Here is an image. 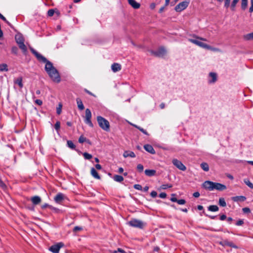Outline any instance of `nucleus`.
<instances>
[{
    "label": "nucleus",
    "instance_id": "obj_1",
    "mask_svg": "<svg viewBox=\"0 0 253 253\" xmlns=\"http://www.w3.org/2000/svg\"><path fill=\"white\" fill-rule=\"evenodd\" d=\"M31 51L39 61L46 63L45 70L51 80L54 82L59 83L61 80L59 74L56 69L53 67L52 63L33 48H31Z\"/></svg>",
    "mask_w": 253,
    "mask_h": 253
},
{
    "label": "nucleus",
    "instance_id": "obj_2",
    "mask_svg": "<svg viewBox=\"0 0 253 253\" xmlns=\"http://www.w3.org/2000/svg\"><path fill=\"white\" fill-rule=\"evenodd\" d=\"M202 186L204 188L209 191H212L214 189L223 191L226 189V186L225 185L211 181H206L203 183Z\"/></svg>",
    "mask_w": 253,
    "mask_h": 253
},
{
    "label": "nucleus",
    "instance_id": "obj_3",
    "mask_svg": "<svg viewBox=\"0 0 253 253\" xmlns=\"http://www.w3.org/2000/svg\"><path fill=\"white\" fill-rule=\"evenodd\" d=\"M97 121L99 126L102 129L106 131H109L110 130V124L106 119L101 116H98L97 117Z\"/></svg>",
    "mask_w": 253,
    "mask_h": 253
},
{
    "label": "nucleus",
    "instance_id": "obj_4",
    "mask_svg": "<svg viewBox=\"0 0 253 253\" xmlns=\"http://www.w3.org/2000/svg\"><path fill=\"white\" fill-rule=\"evenodd\" d=\"M127 224L131 227L140 229H142L145 226V223L140 220L136 219H132V220H130L127 223Z\"/></svg>",
    "mask_w": 253,
    "mask_h": 253
},
{
    "label": "nucleus",
    "instance_id": "obj_5",
    "mask_svg": "<svg viewBox=\"0 0 253 253\" xmlns=\"http://www.w3.org/2000/svg\"><path fill=\"white\" fill-rule=\"evenodd\" d=\"M189 3V0L181 2L175 7L174 9L176 12H181L188 7Z\"/></svg>",
    "mask_w": 253,
    "mask_h": 253
},
{
    "label": "nucleus",
    "instance_id": "obj_6",
    "mask_svg": "<svg viewBox=\"0 0 253 253\" xmlns=\"http://www.w3.org/2000/svg\"><path fill=\"white\" fill-rule=\"evenodd\" d=\"M172 163L175 167L181 170L185 171L186 169V167L182 163L176 159H173Z\"/></svg>",
    "mask_w": 253,
    "mask_h": 253
},
{
    "label": "nucleus",
    "instance_id": "obj_7",
    "mask_svg": "<svg viewBox=\"0 0 253 253\" xmlns=\"http://www.w3.org/2000/svg\"><path fill=\"white\" fill-rule=\"evenodd\" d=\"M150 52L155 56L163 57L166 54V50L164 47H160L157 51L151 50Z\"/></svg>",
    "mask_w": 253,
    "mask_h": 253
},
{
    "label": "nucleus",
    "instance_id": "obj_8",
    "mask_svg": "<svg viewBox=\"0 0 253 253\" xmlns=\"http://www.w3.org/2000/svg\"><path fill=\"white\" fill-rule=\"evenodd\" d=\"M91 113L89 109L85 110V123L90 126L91 127L93 126V125L91 121Z\"/></svg>",
    "mask_w": 253,
    "mask_h": 253
},
{
    "label": "nucleus",
    "instance_id": "obj_9",
    "mask_svg": "<svg viewBox=\"0 0 253 253\" xmlns=\"http://www.w3.org/2000/svg\"><path fill=\"white\" fill-rule=\"evenodd\" d=\"M64 246V244L62 242L58 243L57 244L51 246L49 250L53 253H58L61 248Z\"/></svg>",
    "mask_w": 253,
    "mask_h": 253
},
{
    "label": "nucleus",
    "instance_id": "obj_10",
    "mask_svg": "<svg viewBox=\"0 0 253 253\" xmlns=\"http://www.w3.org/2000/svg\"><path fill=\"white\" fill-rule=\"evenodd\" d=\"M193 37H195L196 38V39H189L188 41L190 42H191L197 45H198V43L199 40H201V41H207L206 39L201 38L200 37H198L195 35L193 36Z\"/></svg>",
    "mask_w": 253,
    "mask_h": 253
},
{
    "label": "nucleus",
    "instance_id": "obj_11",
    "mask_svg": "<svg viewBox=\"0 0 253 253\" xmlns=\"http://www.w3.org/2000/svg\"><path fill=\"white\" fill-rule=\"evenodd\" d=\"M217 80V75L215 73L211 72L209 74V83H214Z\"/></svg>",
    "mask_w": 253,
    "mask_h": 253
},
{
    "label": "nucleus",
    "instance_id": "obj_12",
    "mask_svg": "<svg viewBox=\"0 0 253 253\" xmlns=\"http://www.w3.org/2000/svg\"><path fill=\"white\" fill-rule=\"evenodd\" d=\"M220 244L223 246H229L235 249L237 248V247L233 242H229L228 240H223L220 242Z\"/></svg>",
    "mask_w": 253,
    "mask_h": 253
},
{
    "label": "nucleus",
    "instance_id": "obj_13",
    "mask_svg": "<svg viewBox=\"0 0 253 253\" xmlns=\"http://www.w3.org/2000/svg\"><path fill=\"white\" fill-rule=\"evenodd\" d=\"M64 197L63 194L59 193L56 195L54 199L57 203H60L63 200Z\"/></svg>",
    "mask_w": 253,
    "mask_h": 253
},
{
    "label": "nucleus",
    "instance_id": "obj_14",
    "mask_svg": "<svg viewBox=\"0 0 253 253\" xmlns=\"http://www.w3.org/2000/svg\"><path fill=\"white\" fill-rule=\"evenodd\" d=\"M111 69L114 72L116 73L121 70V65L119 63H114L111 66Z\"/></svg>",
    "mask_w": 253,
    "mask_h": 253
},
{
    "label": "nucleus",
    "instance_id": "obj_15",
    "mask_svg": "<svg viewBox=\"0 0 253 253\" xmlns=\"http://www.w3.org/2000/svg\"><path fill=\"white\" fill-rule=\"evenodd\" d=\"M232 200L234 202H244L246 200V197L244 196H238L232 197Z\"/></svg>",
    "mask_w": 253,
    "mask_h": 253
},
{
    "label": "nucleus",
    "instance_id": "obj_16",
    "mask_svg": "<svg viewBox=\"0 0 253 253\" xmlns=\"http://www.w3.org/2000/svg\"><path fill=\"white\" fill-rule=\"evenodd\" d=\"M127 1L129 4H130L134 9H138L140 6V4L137 2L135 0H127Z\"/></svg>",
    "mask_w": 253,
    "mask_h": 253
},
{
    "label": "nucleus",
    "instance_id": "obj_17",
    "mask_svg": "<svg viewBox=\"0 0 253 253\" xmlns=\"http://www.w3.org/2000/svg\"><path fill=\"white\" fill-rule=\"evenodd\" d=\"M144 149L147 151L148 152L152 154H155V151L153 147L149 144H146L144 146Z\"/></svg>",
    "mask_w": 253,
    "mask_h": 253
},
{
    "label": "nucleus",
    "instance_id": "obj_18",
    "mask_svg": "<svg viewBox=\"0 0 253 253\" xmlns=\"http://www.w3.org/2000/svg\"><path fill=\"white\" fill-rule=\"evenodd\" d=\"M32 203L34 205H38L41 202V198L38 196H35L32 197L31 199Z\"/></svg>",
    "mask_w": 253,
    "mask_h": 253
},
{
    "label": "nucleus",
    "instance_id": "obj_19",
    "mask_svg": "<svg viewBox=\"0 0 253 253\" xmlns=\"http://www.w3.org/2000/svg\"><path fill=\"white\" fill-rule=\"evenodd\" d=\"M16 42L18 44L23 43L24 39L21 35H16L15 37Z\"/></svg>",
    "mask_w": 253,
    "mask_h": 253
},
{
    "label": "nucleus",
    "instance_id": "obj_20",
    "mask_svg": "<svg viewBox=\"0 0 253 253\" xmlns=\"http://www.w3.org/2000/svg\"><path fill=\"white\" fill-rule=\"evenodd\" d=\"M76 101L78 109L81 111L83 110L84 109V107L81 99L80 98H77L76 99Z\"/></svg>",
    "mask_w": 253,
    "mask_h": 253
},
{
    "label": "nucleus",
    "instance_id": "obj_21",
    "mask_svg": "<svg viewBox=\"0 0 253 253\" xmlns=\"http://www.w3.org/2000/svg\"><path fill=\"white\" fill-rule=\"evenodd\" d=\"M123 156L125 158L130 157L131 158L135 157V155L134 152L129 151H125L123 154Z\"/></svg>",
    "mask_w": 253,
    "mask_h": 253
},
{
    "label": "nucleus",
    "instance_id": "obj_22",
    "mask_svg": "<svg viewBox=\"0 0 253 253\" xmlns=\"http://www.w3.org/2000/svg\"><path fill=\"white\" fill-rule=\"evenodd\" d=\"M14 83L19 85L20 88H22L23 84L22 83V78L21 77L18 78L14 81Z\"/></svg>",
    "mask_w": 253,
    "mask_h": 253
},
{
    "label": "nucleus",
    "instance_id": "obj_23",
    "mask_svg": "<svg viewBox=\"0 0 253 253\" xmlns=\"http://www.w3.org/2000/svg\"><path fill=\"white\" fill-rule=\"evenodd\" d=\"M156 171L154 169H146L145 173L147 176H152L155 175Z\"/></svg>",
    "mask_w": 253,
    "mask_h": 253
},
{
    "label": "nucleus",
    "instance_id": "obj_24",
    "mask_svg": "<svg viewBox=\"0 0 253 253\" xmlns=\"http://www.w3.org/2000/svg\"><path fill=\"white\" fill-rule=\"evenodd\" d=\"M243 39L245 41L253 40V32L244 35Z\"/></svg>",
    "mask_w": 253,
    "mask_h": 253
},
{
    "label": "nucleus",
    "instance_id": "obj_25",
    "mask_svg": "<svg viewBox=\"0 0 253 253\" xmlns=\"http://www.w3.org/2000/svg\"><path fill=\"white\" fill-rule=\"evenodd\" d=\"M19 48L22 50L24 54H26L27 51V48L24 43L18 44Z\"/></svg>",
    "mask_w": 253,
    "mask_h": 253
},
{
    "label": "nucleus",
    "instance_id": "obj_26",
    "mask_svg": "<svg viewBox=\"0 0 253 253\" xmlns=\"http://www.w3.org/2000/svg\"><path fill=\"white\" fill-rule=\"evenodd\" d=\"M113 179L115 181L119 182H121L124 180V177L119 175H114Z\"/></svg>",
    "mask_w": 253,
    "mask_h": 253
},
{
    "label": "nucleus",
    "instance_id": "obj_27",
    "mask_svg": "<svg viewBox=\"0 0 253 253\" xmlns=\"http://www.w3.org/2000/svg\"><path fill=\"white\" fill-rule=\"evenodd\" d=\"M201 167L205 171H208L209 170V165L206 163H202L201 164Z\"/></svg>",
    "mask_w": 253,
    "mask_h": 253
},
{
    "label": "nucleus",
    "instance_id": "obj_28",
    "mask_svg": "<svg viewBox=\"0 0 253 253\" xmlns=\"http://www.w3.org/2000/svg\"><path fill=\"white\" fill-rule=\"evenodd\" d=\"M208 210L211 211H218L219 208L216 205H211L208 207Z\"/></svg>",
    "mask_w": 253,
    "mask_h": 253
},
{
    "label": "nucleus",
    "instance_id": "obj_29",
    "mask_svg": "<svg viewBox=\"0 0 253 253\" xmlns=\"http://www.w3.org/2000/svg\"><path fill=\"white\" fill-rule=\"evenodd\" d=\"M8 69L7 65L6 64H0V71H8Z\"/></svg>",
    "mask_w": 253,
    "mask_h": 253
},
{
    "label": "nucleus",
    "instance_id": "obj_30",
    "mask_svg": "<svg viewBox=\"0 0 253 253\" xmlns=\"http://www.w3.org/2000/svg\"><path fill=\"white\" fill-rule=\"evenodd\" d=\"M55 12H56L58 14L59 13L58 10H56L55 11L54 9H50L48 10V11H47V15L48 16L51 17L53 15V14H54Z\"/></svg>",
    "mask_w": 253,
    "mask_h": 253
},
{
    "label": "nucleus",
    "instance_id": "obj_31",
    "mask_svg": "<svg viewBox=\"0 0 253 253\" xmlns=\"http://www.w3.org/2000/svg\"><path fill=\"white\" fill-rule=\"evenodd\" d=\"M245 183L248 185L250 188L253 189V184L248 179H245L244 180Z\"/></svg>",
    "mask_w": 253,
    "mask_h": 253
},
{
    "label": "nucleus",
    "instance_id": "obj_32",
    "mask_svg": "<svg viewBox=\"0 0 253 253\" xmlns=\"http://www.w3.org/2000/svg\"><path fill=\"white\" fill-rule=\"evenodd\" d=\"M219 205L223 207H224L226 206V203L225 201L223 198H220L219 199Z\"/></svg>",
    "mask_w": 253,
    "mask_h": 253
},
{
    "label": "nucleus",
    "instance_id": "obj_33",
    "mask_svg": "<svg viewBox=\"0 0 253 253\" xmlns=\"http://www.w3.org/2000/svg\"><path fill=\"white\" fill-rule=\"evenodd\" d=\"M248 5V0H242L241 7L242 9L245 10Z\"/></svg>",
    "mask_w": 253,
    "mask_h": 253
},
{
    "label": "nucleus",
    "instance_id": "obj_34",
    "mask_svg": "<svg viewBox=\"0 0 253 253\" xmlns=\"http://www.w3.org/2000/svg\"><path fill=\"white\" fill-rule=\"evenodd\" d=\"M198 46H200V47H201L202 48H205V49H207V48H208V44L204 43V42H203L201 41H199L198 43Z\"/></svg>",
    "mask_w": 253,
    "mask_h": 253
},
{
    "label": "nucleus",
    "instance_id": "obj_35",
    "mask_svg": "<svg viewBox=\"0 0 253 253\" xmlns=\"http://www.w3.org/2000/svg\"><path fill=\"white\" fill-rule=\"evenodd\" d=\"M67 145L69 148H70L72 149H75V145L71 140L67 141Z\"/></svg>",
    "mask_w": 253,
    "mask_h": 253
},
{
    "label": "nucleus",
    "instance_id": "obj_36",
    "mask_svg": "<svg viewBox=\"0 0 253 253\" xmlns=\"http://www.w3.org/2000/svg\"><path fill=\"white\" fill-rule=\"evenodd\" d=\"M133 126L137 128V129H138L140 131H141L142 133H143L144 134H146V135H148L147 132L143 128L140 127V126H138L135 125H133Z\"/></svg>",
    "mask_w": 253,
    "mask_h": 253
},
{
    "label": "nucleus",
    "instance_id": "obj_37",
    "mask_svg": "<svg viewBox=\"0 0 253 253\" xmlns=\"http://www.w3.org/2000/svg\"><path fill=\"white\" fill-rule=\"evenodd\" d=\"M208 47H209L208 48H207V49L211 50H212L213 51L221 52L220 49H219L218 48L212 47H211V46H210L209 45H208Z\"/></svg>",
    "mask_w": 253,
    "mask_h": 253
},
{
    "label": "nucleus",
    "instance_id": "obj_38",
    "mask_svg": "<svg viewBox=\"0 0 253 253\" xmlns=\"http://www.w3.org/2000/svg\"><path fill=\"white\" fill-rule=\"evenodd\" d=\"M83 156H84V159H86V160H90L92 157L91 155H90L86 152L84 153Z\"/></svg>",
    "mask_w": 253,
    "mask_h": 253
},
{
    "label": "nucleus",
    "instance_id": "obj_39",
    "mask_svg": "<svg viewBox=\"0 0 253 253\" xmlns=\"http://www.w3.org/2000/svg\"><path fill=\"white\" fill-rule=\"evenodd\" d=\"M239 0H233V1L231 5V8L232 10H234V8L236 5V4L238 2Z\"/></svg>",
    "mask_w": 253,
    "mask_h": 253
},
{
    "label": "nucleus",
    "instance_id": "obj_40",
    "mask_svg": "<svg viewBox=\"0 0 253 253\" xmlns=\"http://www.w3.org/2000/svg\"><path fill=\"white\" fill-rule=\"evenodd\" d=\"M18 49L16 46H13L11 48V52L12 53L17 55L18 53Z\"/></svg>",
    "mask_w": 253,
    "mask_h": 253
},
{
    "label": "nucleus",
    "instance_id": "obj_41",
    "mask_svg": "<svg viewBox=\"0 0 253 253\" xmlns=\"http://www.w3.org/2000/svg\"><path fill=\"white\" fill-rule=\"evenodd\" d=\"M86 141V138L83 135H81L79 139V142L81 143H83Z\"/></svg>",
    "mask_w": 253,
    "mask_h": 253
},
{
    "label": "nucleus",
    "instance_id": "obj_42",
    "mask_svg": "<svg viewBox=\"0 0 253 253\" xmlns=\"http://www.w3.org/2000/svg\"><path fill=\"white\" fill-rule=\"evenodd\" d=\"M55 129L58 131L60 127V123L59 121L56 122L54 125Z\"/></svg>",
    "mask_w": 253,
    "mask_h": 253
},
{
    "label": "nucleus",
    "instance_id": "obj_43",
    "mask_svg": "<svg viewBox=\"0 0 253 253\" xmlns=\"http://www.w3.org/2000/svg\"><path fill=\"white\" fill-rule=\"evenodd\" d=\"M143 166L141 164H138L137 166V169L139 172H142L143 170Z\"/></svg>",
    "mask_w": 253,
    "mask_h": 253
},
{
    "label": "nucleus",
    "instance_id": "obj_44",
    "mask_svg": "<svg viewBox=\"0 0 253 253\" xmlns=\"http://www.w3.org/2000/svg\"><path fill=\"white\" fill-rule=\"evenodd\" d=\"M242 211L245 213H249L251 212V210L249 208H244L242 209Z\"/></svg>",
    "mask_w": 253,
    "mask_h": 253
},
{
    "label": "nucleus",
    "instance_id": "obj_45",
    "mask_svg": "<svg viewBox=\"0 0 253 253\" xmlns=\"http://www.w3.org/2000/svg\"><path fill=\"white\" fill-rule=\"evenodd\" d=\"M133 187L134 189L138 190H141L142 189L141 185H140L139 184H135V185H134Z\"/></svg>",
    "mask_w": 253,
    "mask_h": 253
},
{
    "label": "nucleus",
    "instance_id": "obj_46",
    "mask_svg": "<svg viewBox=\"0 0 253 253\" xmlns=\"http://www.w3.org/2000/svg\"><path fill=\"white\" fill-rule=\"evenodd\" d=\"M175 196V194H171L172 197L170 198V201L173 202H176L177 203L178 200L175 197H174Z\"/></svg>",
    "mask_w": 253,
    "mask_h": 253
},
{
    "label": "nucleus",
    "instance_id": "obj_47",
    "mask_svg": "<svg viewBox=\"0 0 253 253\" xmlns=\"http://www.w3.org/2000/svg\"><path fill=\"white\" fill-rule=\"evenodd\" d=\"M172 185L170 184H163L162 185L161 187L163 189H166L167 188H171Z\"/></svg>",
    "mask_w": 253,
    "mask_h": 253
},
{
    "label": "nucleus",
    "instance_id": "obj_48",
    "mask_svg": "<svg viewBox=\"0 0 253 253\" xmlns=\"http://www.w3.org/2000/svg\"><path fill=\"white\" fill-rule=\"evenodd\" d=\"M82 228L79 226H75L73 229V231L75 232L81 231L82 230Z\"/></svg>",
    "mask_w": 253,
    "mask_h": 253
},
{
    "label": "nucleus",
    "instance_id": "obj_49",
    "mask_svg": "<svg viewBox=\"0 0 253 253\" xmlns=\"http://www.w3.org/2000/svg\"><path fill=\"white\" fill-rule=\"evenodd\" d=\"M230 0H225L224 6L225 7L228 8L229 6Z\"/></svg>",
    "mask_w": 253,
    "mask_h": 253
},
{
    "label": "nucleus",
    "instance_id": "obj_50",
    "mask_svg": "<svg viewBox=\"0 0 253 253\" xmlns=\"http://www.w3.org/2000/svg\"><path fill=\"white\" fill-rule=\"evenodd\" d=\"M177 203L179 205H184L185 204L186 201L184 199H180V200H178Z\"/></svg>",
    "mask_w": 253,
    "mask_h": 253
},
{
    "label": "nucleus",
    "instance_id": "obj_51",
    "mask_svg": "<svg viewBox=\"0 0 253 253\" xmlns=\"http://www.w3.org/2000/svg\"><path fill=\"white\" fill-rule=\"evenodd\" d=\"M47 207H48V208H50V209H52V206H50V205H49L48 204H46V203H45V204H43V205H42V209H45V208H47Z\"/></svg>",
    "mask_w": 253,
    "mask_h": 253
},
{
    "label": "nucleus",
    "instance_id": "obj_52",
    "mask_svg": "<svg viewBox=\"0 0 253 253\" xmlns=\"http://www.w3.org/2000/svg\"><path fill=\"white\" fill-rule=\"evenodd\" d=\"M150 195L153 198H155L157 196V193L155 191H153L151 192Z\"/></svg>",
    "mask_w": 253,
    "mask_h": 253
},
{
    "label": "nucleus",
    "instance_id": "obj_53",
    "mask_svg": "<svg viewBox=\"0 0 253 253\" xmlns=\"http://www.w3.org/2000/svg\"><path fill=\"white\" fill-rule=\"evenodd\" d=\"M159 197L161 198H166L167 197V194L166 193H161L159 194Z\"/></svg>",
    "mask_w": 253,
    "mask_h": 253
},
{
    "label": "nucleus",
    "instance_id": "obj_54",
    "mask_svg": "<svg viewBox=\"0 0 253 253\" xmlns=\"http://www.w3.org/2000/svg\"><path fill=\"white\" fill-rule=\"evenodd\" d=\"M0 187L2 189H5L6 187V185L1 180H0Z\"/></svg>",
    "mask_w": 253,
    "mask_h": 253
},
{
    "label": "nucleus",
    "instance_id": "obj_55",
    "mask_svg": "<svg viewBox=\"0 0 253 253\" xmlns=\"http://www.w3.org/2000/svg\"><path fill=\"white\" fill-rule=\"evenodd\" d=\"M251 5L250 7L249 11L250 12H253V0H251Z\"/></svg>",
    "mask_w": 253,
    "mask_h": 253
},
{
    "label": "nucleus",
    "instance_id": "obj_56",
    "mask_svg": "<svg viewBox=\"0 0 253 253\" xmlns=\"http://www.w3.org/2000/svg\"><path fill=\"white\" fill-rule=\"evenodd\" d=\"M0 18L1 19L4 21H5L6 23L9 24V22L8 21H7L6 18L1 13H0Z\"/></svg>",
    "mask_w": 253,
    "mask_h": 253
},
{
    "label": "nucleus",
    "instance_id": "obj_57",
    "mask_svg": "<svg viewBox=\"0 0 253 253\" xmlns=\"http://www.w3.org/2000/svg\"><path fill=\"white\" fill-rule=\"evenodd\" d=\"M0 18L1 19L4 21H5L6 23L9 24V22L8 21H7L6 18L1 13H0Z\"/></svg>",
    "mask_w": 253,
    "mask_h": 253
},
{
    "label": "nucleus",
    "instance_id": "obj_58",
    "mask_svg": "<svg viewBox=\"0 0 253 253\" xmlns=\"http://www.w3.org/2000/svg\"><path fill=\"white\" fill-rule=\"evenodd\" d=\"M244 223V221L243 220H239L237 223H236V225L237 226H240V225H242Z\"/></svg>",
    "mask_w": 253,
    "mask_h": 253
},
{
    "label": "nucleus",
    "instance_id": "obj_59",
    "mask_svg": "<svg viewBox=\"0 0 253 253\" xmlns=\"http://www.w3.org/2000/svg\"><path fill=\"white\" fill-rule=\"evenodd\" d=\"M35 103L39 105H41L42 104V101L40 99H37L35 101Z\"/></svg>",
    "mask_w": 253,
    "mask_h": 253
},
{
    "label": "nucleus",
    "instance_id": "obj_60",
    "mask_svg": "<svg viewBox=\"0 0 253 253\" xmlns=\"http://www.w3.org/2000/svg\"><path fill=\"white\" fill-rule=\"evenodd\" d=\"M200 194L198 192H194L193 194V196L195 198H198L200 196Z\"/></svg>",
    "mask_w": 253,
    "mask_h": 253
},
{
    "label": "nucleus",
    "instance_id": "obj_61",
    "mask_svg": "<svg viewBox=\"0 0 253 253\" xmlns=\"http://www.w3.org/2000/svg\"><path fill=\"white\" fill-rule=\"evenodd\" d=\"M91 173L93 177H95V168H92L91 169Z\"/></svg>",
    "mask_w": 253,
    "mask_h": 253
},
{
    "label": "nucleus",
    "instance_id": "obj_62",
    "mask_svg": "<svg viewBox=\"0 0 253 253\" xmlns=\"http://www.w3.org/2000/svg\"><path fill=\"white\" fill-rule=\"evenodd\" d=\"M226 218V216L225 214H222L220 217V219L221 220H224Z\"/></svg>",
    "mask_w": 253,
    "mask_h": 253
},
{
    "label": "nucleus",
    "instance_id": "obj_63",
    "mask_svg": "<svg viewBox=\"0 0 253 253\" xmlns=\"http://www.w3.org/2000/svg\"><path fill=\"white\" fill-rule=\"evenodd\" d=\"M117 252H120V253H125V252L122 250V249H120V248H118V251H115V253H116Z\"/></svg>",
    "mask_w": 253,
    "mask_h": 253
},
{
    "label": "nucleus",
    "instance_id": "obj_64",
    "mask_svg": "<svg viewBox=\"0 0 253 253\" xmlns=\"http://www.w3.org/2000/svg\"><path fill=\"white\" fill-rule=\"evenodd\" d=\"M197 209L198 210L201 211V210H203V207L201 205H198L197 206Z\"/></svg>",
    "mask_w": 253,
    "mask_h": 253
}]
</instances>
